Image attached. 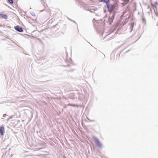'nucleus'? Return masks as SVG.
Returning <instances> with one entry per match:
<instances>
[{"label":"nucleus","mask_w":158,"mask_h":158,"mask_svg":"<svg viewBox=\"0 0 158 158\" xmlns=\"http://www.w3.org/2000/svg\"><path fill=\"white\" fill-rule=\"evenodd\" d=\"M94 141L96 145L99 147H102V144L100 142L99 140L97 139H94Z\"/></svg>","instance_id":"nucleus-1"},{"label":"nucleus","mask_w":158,"mask_h":158,"mask_svg":"<svg viewBox=\"0 0 158 158\" xmlns=\"http://www.w3.org/2000/svg\"><path fill=\"white\" fill-rule=\"evenodd\" d=\"M100 2H106V4L107 7L109 8V0H98Z\"/></svg>","instance_id":"nucleus-2"},{"label":"nucleus","mask_w":158,"mask_h":158,"mask_svg":"<svg viewBox=\"0 0 158 158\" xmlns=\"http://www.w3.org/2000/svg\"><path fill=\"white\" fill-rule=\"evenodd\" d=\"M0 16L3 19H7V16L6 14H4L3 12L0 13Z\"/></svg>","instance_id":"nucleus-3"},{"label":"nucleus","mask_w":158,"mask_h":158,"mask_svg":"<svg viewBox=\"0 0 158 158\" xmlns=\"http://www.w3.org/2000/svg\"><path fill=\"white\" fill-rule=\"evenodd\" d=\"M15 28L16 31L19 32H22L23 31V30L22 28L19 26H15Z\"/></svg>","instance_id":"nucleus-4"},{"label":"nucleus","mask_w":158,"mask_h":158,"mask_svg":"<svg viewBox=\"0 0 158 158\" xmlns=\"http://www.w3.org/2000/svg\"><path fill=\"white\" fill-rule=\"evenodd\" d=\"M4 127L2 125L0 128V132L1 134L2 135H3L4 134V133L5 132L4 131Z\"/></svg>","instance_id":"nucleus-5"},{"label":"nucleus","mask_w":158,"mask_h":158,"mask_svg":"<svg viewBox=\"0 0 158 158\" xmlns=\"http://www.w3.org/2000/svg\"><path fill=\"white\" fill-rule=\"evenodd\" d=\"M67 105L68 106H73V107H78V105H74V104H68Z\"/></svg>","instance_id":"nucleus-6"},{"label":"nucleus","mask_w":158,"mask_h":158,"mask_svg":"<svg viewBox=\"0 0 158 158\" xmlns=\"http://www.w3.org/2000/svg\"><path fill=\"white\" fill-rule=\"evenodd\" d=\"M7 0L10 4H13V0Z\"/></svg>","instance_id":"nucleus-7"},{"label":"nucleus","mask_w":158,"mask_h":158,"mask_svg":"<svg viewBox=\"0 0 158 158\" xmlns=\"http://www.w3.org/2000/svg\"><path fill=\"white\" fill-rule=\"evenodd\" d=\"M151 5L153 7V8H156V6H155L154 5H153V4H152V3H151Z\"/></svg>","instance_id":"nucleus-8"},{"label":"nucleus","mask_w":158,"mask_h":158,"mask_svg":"<svg viewBox=\"0 0 158 158\" xmlns=\"http://www.w3.org/2000/svg\"><path fill=\"white\" fill-rule=\"evenodd\" d=\"M131 26L132 27H133L134 26V23H131Z\"/></svg>","instance_id":"nucleus-9"},{"label":"nucleus","mask_w":158,"mask_h":158,"mask_svg":"<svg viewBox=\"0 0 158 158\" xmlns=\"http://www.w3.org/2000/svg\"><path fill=\"white\" fill-rule=\"evenodd\" d=\"M155 5H157L158 4V3L157 2H155Z\"/></svg>","instance_id":"nucleus-10"},{"label":"nucleus","mask_w":158,"mask_h":158,"mask_svg":"<svg viewBox=\"0 0 158 158\" xmlns=\"http://www.w3.org/2000/svg\"><path fill=\"white\" fill-rule=\"evenodd\" d=\"M127 1V2H128L129 1V0H126Z\"/></svg>","instance_id":"nucleus-11"},{"label":"nucleus","mask_w":158,"mask_h":158,"mask_svg":"<svg viewBox=\"0 0 158 158\" xmlns=\"http://www.w3.org/2000/svg\"><path fill=\"white\" fill-rule=\"evenodd\" d=\"M64 158H66L65 157H64Z\"/></svg>","instance_id":"nucleus-12"}]
</instances>
